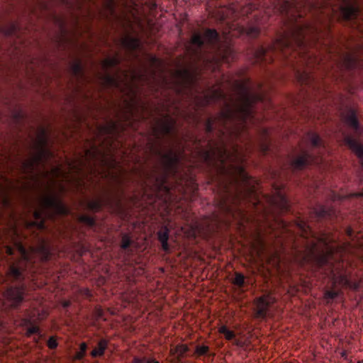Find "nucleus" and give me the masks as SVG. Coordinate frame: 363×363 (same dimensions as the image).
I'll use <instances>...</instances> for the list:
<instances>
[{"instance_id":"obj_18","label":"nucleus","mask_w":363,"mask_h":363,"mask_svg":"<svg viewBox=\"0 0 363 363\" xmlns=\"http://www.w3.org/2000/svg\"><path fill=\"white\" fill-rule=\"evenodd\" d=\"M158 153L160 155L166 169H170L174 168L179 161L178 155L172 150H169L166 153H162L160 151H158Z\"/></svg>"},{"instance_id":"obj_49","label":"nucleus","mask_w":363,"mask_h":363,"mask_svg":"<svg viewBox=\"0 0 363 363\" xmlns=\"http://www.w3.org/2000/svg\"><path fill=\"white\" fill-rule=\"evenodd\" d=\"M160 78H161V79H160L161 82H162V84H167V79H166V77H165L164 76H163V74H162V73H161Z\"/></svg>"},{"instance_id":"obj_40","label":"nucleus","mask_w":363,"mask_h":363,"mask_svg":"<svg viewBox=\"0 0 363 363\" xmlns=\"http://www.w3.org/2000/svg\"><path fill=\"white\" fill-rule=\"evenodd\" d=\"M349 284L347 286V288L354 290V291H358L362 284V280L359 281H352L349 279Z\"/></svg>"},{"instance_id":"obj_14","label":"nucleus","mask_w":363,"mask_h":363,"mask_svg":"<svg viewBox=\"0 0 363 363\" xmlns=\"http://www.w3.org/2000/svg\"><path fill=\"white\" fill-rule=\"evenodd\" d=\"M315 159L311 152L303 150L299 156L291 161V166L294 170H301L310 164L315 162Z\"/></svg>"},{"instance_id":"obj_55","label":"nucleus","mask_w":363,"mask_h":363,"mask_svg":"<svg viewBox=\"0 0 363 363\" xmlns=\"http://www.w3.org/2000/svg\"><path fill=\"white\" fill-rule=\"evenodd\" d=\"M69 306V302L68 301H66L65 303H64V307L67 308Z\"/></svg>"},{"instance_id":"obj_38","label":"nucleus","mask_w":363,"mask_h":363,"mask_svg":"<svg viewBox=\"0 0 363 363\" xmlns=\"http://www.w3.org/2000/svg\"><path fill=\"white\" fill-rule=\"evenodd\" d=\"M340 294V291L335 289L327 290L325 292L324 297L328 300H333L336 298Z\"/></svg>"},{"instance_id":"obj_36","label":"nucleus","mask_w":363,"mask_h":363,"mask_svg":"<svg viewBox=\"0 0 363 363\" xmlns=\"http://www.w3.org/2000/svg\"><path fill=\"white\" fill-rule=\"evenodd\" d=\"M245 32L250 38H257L260 33V30L257 26H250L245 28Z\"/></svg>"},{"instance_id":"obj_35","label":"nucleus","mask_w":363,"mask_h":363,"mask_svg":"<svg viewBox=\"0 0 363 363\" xmlns=\"http://www.w3.org/2000/svg\"><path fill=\"white\" fill-rule=\"evenodd\" d=\"M88 346L86 342H83L79 345L80 351L75 354V359L77 360H82L86 354Z\"/></svg>"},{"instance_id":"obj_22","label":"nucleus","mask_w":363,"mask_h":363,"mask_svg":"<svg viewBox=\"0 0 363 363\" xmlns=\"http://www.w3.org/2000/svg\"><path fill=\"white\" fill-rule=\"evenodd\" d=\"M296 225L301 236L304 239L308 240L310 238L315 236V233L311 229V227L306 221L302 220H298Z\"/></svg>"},{"instance_id":"obj_7","label":"nucleus","mask_w":363,"mask_h":363,"mask_svg":"<svg viewBox=\"0 0 363 363\" xmlns=\"http://www.w3.org/2000/svg\"><path fill=\"white\" fill-rule=\"evenodd\" d=\"M49 135L46 128L40 126L38 128L36 138L35 139L33 147L34 152L30 161L26 165L33 168L35 164H42L52 157V152L48 148Z\"/></svg>"},{"instance_id":"obj_53","label":"nucleus","mask_w":363,"mask_h":363,"mask_svg":"<svg viewBox=\"0 0 363 363\" xmlns=\"http://www.w3.org/2000/svg\"><path fill=\"white\" fill-rule=\"evenodd\" d=\"M347 234L350 237H352V229H348L347 230Z\"/></svg>"},{"instance_id":"obj_31","label":"nucleus","mask_w":363,"mask_h":363,"mask_svg":"<svg viewBox=\"0 0 363 363\" xmlns=\"http://www.w3.org/2000/svg\"><path fill=\"white\" fill-rule=\"evenodd\" d=\"M79 220L81 223L86 225L93 228L96 225L95 218L89 215L84 214L79 217Z\"/></svg>"},{"instance_id":"obj_43","label":"nucleus","mask_w":363,"mask_h":363,"mask_svg":"<svg viewBox=\"0 0 363 363\" xmlns=\"http://www.w3.org/2000/svg\"><path fill=\"white\" fill-rule=\"evenodd\" d=\"M150 62L152 66L156 67L157 69H161L162 67V62L155 56L151 55L150 57Z\"/></svg>"},{"instance_id":"obj_16","label":"nucleus","mask_w":363,"mask_h":363,"mask_svg":"<svg viewBox=\"0 0 363 363\" xmlns=\"http://www.w3.org/2000/svg\"><path fill=\"white\" fill-rule=\"evenodd\" d=\"M343 120L347 126L351 128L354 133L361 135L363 133V128L359 122L357 113L354 109H349L344 115Z\"/></svg>"},{"instance_id":"obj_41","label":"nucleus","mask_w":363,"mask_h":363,"mask_svg":"<svg viewBox=\"0 0 363 363\" xmlns=\"http://www.w3.org/2000/svg\"><path fill=\"white\" fill-rule=\"evenodd\" d=\"M47 345L50 350H55L58 346V342L56 336H51L49 337Z\"/></svg>"},{"instance_id":"obj_56","label":"nucleus","mask_w":363,"mask_h":363,"mask_svg":"<svg viewBox=\"0 0 363 363\" xmlns=\"http://www.w3.org/2000/svg\"><path fill=\"white\" fill-rule=\"evenodd\" d=\"M16 25H12V30L11 31L14 32L16 30Z\"/></svg>"},{"instance_id":"obj_34","label":"nucleus","mask_w":363,"mask_h":363,"mask_svg":"<svg viewBox=\"0 0 363 363\" xmlns=\"http://www.w3.org/2000/svg\"><path fill=\"white\" fill-rule=\"evenodd\" d=\"M26 336L29 337L33 335H40V329L39 326L35 325V323H33L31 325H30L28 328L26 329Z\"/></svg>"},{"instance_id":"obj_10","label":"nucleus","mask_w":363,"mask_h":363,"mask_svg":"<svg viewBox=\"0 0 363 363\" xmlns=\"http://www.w3.org/2000/svg\"><path fill=\"white\" fill-rule=\"evenodd\" d=\"M154 136L160 140L164 136H173L176 134V121L166 114L163 119L158 120L157 125L152 128Z\"/></svg>"},{"instance_id":"obj_39","label":"nucleus","mask_w":363,"mask_h":363,"mask_svg":"<svg viewBox=\"0 0 363 363\" xmlns=\"http://www.w3.org/2000/svg\"><path fill=\"white\" fill-rule=\"evenodd\" d=\"M169 232L168 228H165L164 230L158 232V240L160 242H167L169 240Z\"/></svg>"},{"instance_id":"obj_59","label":"nucleus","mask_w":363,"mask_h":363,"mask_svg":"<svg viewBox=\"0 0 363 363\" xmlns=\"http://www.w3.org/2000/svg\"><path fill=\"white\" fill-rule=\"evenodd\" d=\"M304 77H306H306L310 78V76H307V74H304V77H303V78H304Z\"/></svg>"},{"instance_id":"obj_5","label":"nucleus","mask_w":363,"mask_h":363,"mask_svg":"<svg viewBox=\"0 0 363 363\" xmlns=\"http://www.w3.org/2000/svg\"><path fill=\"white\" fill-rule=\"evenodd\" d=\"M190 41L197 50L206 46L223 60L228 61L230 58H233V50L221 40L216 29L206 28L203 35L199 31H194Z\"/></svg>"},{"instance_id":"obj_9","label":"nucleus","mask_w":363,"mask_h":363,"mask_svg":"<svg viewBox=\"0 0 363 363\" xmlns=\"http://www.w3.org/2000/svg\"><path fill=\"white\" fill-rule=\"evenodd\" d=\"M121 199L118 196L111 192H107L104 196L96 199L89 200L86 203V208L94 212L101 211L104 206L109 208H121Z\"/></svg>"},{"instance_id":"obj_58","label":"nucleus","mask_w":363,"mask_h":363,"mask_svg":"<svg viewBox=\"0 0 363 363\" xmlns=\"http://www.w3.org/2000/svg\"><path fill=\"white\" fill-rule=\"evenodd\" d=\"M267 148H268V147H267V145H264V146L263 147V149H264V151H266V150H267Z\"/></svg>"},{"instance_id":"obj_6","label":"nucleus","mask_w":363,"mask_h":363,"mask_svg":"<svg viewBox=\"0 0 363 363\" xmlns=\"http://www.w3.org/2000/svg\"><path fill=\"white\" fill-rule=\"evenodd\" d=\"M68 209L62 200L55 194L49 193L43 195L40 200V209L34 211V217L39 222L40 228L44 227L45 218L52 216H63Z\"/></svg>"},{"instance_id":"obj_27","label":"nucleus","mask_w":363,"mask_h":363,"mask_svg":"<svg viewBox=\"0 0 363 363\" xmlns=\"http://www.w3.org/2000/svg\"><path fill=\"white\" fill-rule=\"evenodd\" d=\"M72 74L79 79L84 78L83 67L80 61L76 60L71 65Z\"/></svg>"},{"instance_id":"obj_20","label":"nucleus","mask_w":363,"mask_h":363,"mask_svg":"<svg viewBox=\"0 0 363 363\" xmlns=\"http://www.w3.org/2000/svg\"><path fill=\"white\" fill-rule=\"evenodd\" d=\"M123 46L130 52H133L139 49L140 41L138 38L131 35H126L121 40Z\"/></svg>"},{"instance_id":"obj_25","label":"nucleus","mask_w":363,"mask_h":363,"mask_svg":"<svg viewBox=\"0 0 363 363\" xmlns=\"http://www.w3.org/2000/svg\"><path fill=\"white\" fill-rule=\"evenodd\" d=\"M133 240L129 234L123 233L121 237V248L125 251L128 255H131L133 253V250L130 248V246L133 245Z\"/></svg>"},{"instance_id":"obj_15","label":"nucleus","mask_w":363,"mask_h":363,"mask_svg":"<svg viewBox=\"0 0 363 363\" xmlns=\"http://www.w3.org/2000/svg\"><path fill=\"white\" fill-rule=\"evenodd\" d=\"M311 213L318 219L333 220L337 217V211L333 207L317 204L312 210Z\"/></svg>"},{"instance_id":"obj_60","label":"nucleus","mask_w":363,"mask_h":363,"mask_svg":"<svg viewBox=\"0 0 363 363\" xmlns=\"http://www.w3.org/2000/svg\"><path fill=\"white\" fill-rule=\"evenodd\" d=\"M357 363H363V360H359Z\"/></svg>"},{"instance_id":"obj_47","label":"nucleus","mask_w":363,"mask_h":363,"mask_svg":"<svg viewBox=\"0 0 363 363\" xmlns=\"http://www.w3.org/2000/svg\"><path fill=\"white\" fill-rule=\"evenodd\" d=\"M127 108L128 109V111L132 114V112L135 108L134 102H127Z\"/></svg>"},{"instance_id":"obj_54","label":"nucleus","mask_w":363,"mask_h":363,"mask_svg":"<svg viewBox=\"0 0 363 363\" xmlns=\"http://www.w3.org/2000/svg\"><path fill=\"white\" fill-rule=\"evenodd\" d=\"M54 171L56 174H60V169L59 168H55Z\"/></svg>"},{"instance_id":"obj_42","label":"nucleus","mask_w":363,"mask_h":363,"mask_svg":"<svg viewBox=\"0 0 363 363\" xmlns=\"http://www.w3.org/2000/svg\"><path fill=\"white\" fill-rule=\"evenodd\" d=\"M208 352H209V347L208 346L199 345L196 347V353L199 356L206 355L208 353Z\"/></svg>"},{"instance_id":"obj_48","label":"nucleus","mask_w":363,"mask_h":363,"mask_svg":"<svg viewBox=\"0 0 363 363\" xmlns=\"http://www.w3.org/2000/svg\"><path fill=\"white\" fill-rule=\"evenodd\" d=\"M6 252L8 255L12 256L14 254V249L11 247L7 246L6 249Z\"/></svg>"},{"instance_id":"obj_37","label":"nucleus","mask_w":363,"mask_h":363,"mask_svg":"<svg viewBox=\"0 0 363 363\" xmlns=\"http://www.w3.org/2000/svg\"><path fill=\"white\" fill-rule=\"evenodd\" d=\"M133 363H160V362L153 357H135Z\"/></svg>"},{"instance_id":"obj_2","label":"nucleus","mask_w":363,"mask_h":363,"mask_svg":"<svg viewBox=\"0 0 363 363\" xmlns=\"http://www.w3.org/2000/svg\"><path fill=\"white\" fill-rule=\"evenodd\" d=\"M15 245L19 253L20 259L9 264L6 277L2 279L5 282L9 281L4 293L5 298L13 309H18L24 301L26 294V286L23 283L26 270L24 265L34 263L32 257L34 253H38L43 261H48L51 257V252L49 247L44 243L37 248L30 247V250L26 249L19 242H16Z\"/></svg>"},{"instance_id":"obj_52","label":"nucleus","mask_w":363,"mask_h":363,"mask_svg":"<svg viewBox=\"0 0 363 363\" xmlns=\"http://www.w3.org/2000/svg\"><path fill=\"white\" fill-rule=\"evenodd\" d=\"M297 74L298 75V77H299L301 79L305 80V79H303L304 74H301L299 72H298Z\"/></svg>"},{"instance_id":"obj_32","label":"nucleus","mask_w":363,"mask_h":363,"mask_svg":"<svg viewBox=\"0 0 363 363\" xmlns=\"http://www.w3.org/2000/svg\"><path fill=\"white\" fill-rule=\"evenodd\" d=\"M233 284L238 286L239 289H242L245 284V276L240 272H235V277L233 280Z\"/></svg>"},{"instance_id":"obj_12","label":"nucleus","mask_w":363,"mask_h":363,"mask_svg":"<svg viewBox=\"0 0 363 363\" xmlns=\"http://www.w3.org/2000/svg\"><path fill=\"white\" fill-rule=\"evenodd\" d=\"M274 302V298L270 294L264 295L255 300V317L264 319L267 318L270 305Z\"/></svg>"},{"instance_id":"obj_13","label":"nucleus","mask_w":363,"mask_h":363,"mask_svg":"<svg viewBox=\"0 0 363 363\" xmlns=\"http://www.w3.org/2000/svg\"><path fill=\"white\" fill-rule=\"evenodd\" d=\"M342 66L349 71L363 72V61L355 53H347L342 57Z\"/></svg>"},{"instance_id":"obj_23","label":"nucleus","mask_w":363,"mask_h":363,"mask_svg":"<svg viewBox=\"0 0 363 363\" xmlns=\"http://www.w3.org/2000/svg\"><path fill=\"white\" fill-rule=\"evenodd\" d=\"M342 14L347 21H350L357 18L358 15V9L352 5H347L342 7Z\"/></svg>"},{"instance_id":"obj_17","label":"nucleus","mask_w":363,"mask_h":363,"mask_svg":"<svg viewBox=\"0 0 363 363\" xmlns=\"http://www.w3.org/2000/svg\"><path fill=\"white\" fill-rule=\"evenodd\" d=\"M344 142L356 154L363 166V145L350 135H345L344 136Z\"/></svg>"},{"instance_id":"obj_29","label":"nucleus","mask_w":363,"mask_h":363,"mask_svg":"<svg viewBox=\"0 0 363 363\" xmlns=\"http://www.w3.org/2000/svg\"><path fill=\"white\" fill-rule=\"evenodd\" d=\"M121 62V57L116 55L115 56L108 57L103 62V67L106 69L116 67L118 66Z\"/></svg>"},{"instance_id":"obj_28","label":"nucleus","mask_w":363,"mask_h":363,"mask_svg":"<svg viewBox=\"0 0 363 363\" xmlns=\"http://www.w3.org/2000/svg\"><path fill=\"white\" fill-rule=\"evenodd\" d=\"M331 276L332 279L333 281V285L334 286L338 284L339 285H341L342 286L347 287V286L349 284V278L346 274H340L338 275L335 274L333 270H331Z\"/></svg>"},{"instance_id":"obj_57","label":"nucleus","mask_w":363,"mask_h":363,"mask_svg":"<svg viewBox=\"0 0 363 363\" xmlns=\"http://www.w3.org/2000/svg\"><path fill=\"white\" fill-rule=\"evenodd\" d=\"M223 134H224V131L223 130H219L220 136L223 135Z\"/></svg>"},{"instance_id":"obj_26","label":"nucleus","mask_w":363,"mask_h":363,"mask_svg":"<svg viewBox=\"0 0 363 363\" xmlns=\"http://www.w3.org/2000/svg\"><path fill=\"white\" fill-rule=\"evenodd\" d=\"M308 139L314 148L325 147L324 142L321 138L315 133L310 132L308 133Z\"/></svg>"},{"instance_id":"obj_51","label":"nucleus","mask_w":363,"mask_h":363,"mask_svg":"<svg viewBox=\"0 0 363 363\" xmlns=\"http://www.w3.org/2000/svg\"><path fill=\"white\" fill-rule=\"evenodd\" d=\"M85 296L87 297H90L91 296V293L89 289L85 290Z\"/></svg>"},{"instance_id":"obj_46","label":"nucleus","mask_w":363,"mask_h":363,"mask_svg":"<svg viewBox=\"0 0 363 363\" xmlns=\"http://www.w3.org/2000/svg\"><path fill=\"white\" fill-rule=\"evenodd\" d=\"M160 243H161V245H162V250L164 252H165L166 253H169L170 252V246L169 245L168 241L162 242H160Z\"/></svg>"},{"instance_id":"obj_1","label":"nucleus","mask_w":363,"mask_h":363,"mask_svg":"<svg viewBox=\"0 0 363 363\" xmlns=\"http://www.w3.org/2000/svg\"><path fill=\"white\" fill-rule=\"evenodd\" d=\"M258 91H254V86L249 79L235 81L233 84L235 96L227 95L222 89H217L207 94V103L222 101L223 107L217 116L208 117L204 123V130L208 135L213 133L214 125L227 129V123L238 119L246 125L254 118V104L264 99L262 84L256 85Z\"/></svg>"},{"instance_id":"obj_24","label":"nucleus","mask_w":363,"mask_h":363,"mask_svg":"<svg viewBox=\"0 0 363 363\" xmlns=\"http://www.w3.org/2000/svg\"><path fill=\"white\" fill-rule=\"evenodd\" d=\"M277 200L273 201L274 205L283 211H289L290 209V203L286 196L281 192L277 193Z\"/></svg>"},{"instance_id":"obj_44","label":"nucleus","mask_w":363,"mask_h":363,"mask_svg":"<svg viewBox=\"0 0 363 363\" xmlns=\"http://www.w3.org/2000/svg\"><path fill=\"white\" fill-rule=\"evenodd\" d=\"M33 323H34L32 320L29 318H23L21 320V325L25 329H26L27 328H28L30 325H31Z\"/></svg>"},{"instance_id":"obj_50","label":"nucleus","mask_w":363,"mask_h":363,"mask_svg":"<svg viewBox=\"0 0 363 363\" xmlns=\"http://www.w3.org/2000/svg\"><path fill=\"white\" fill-rule=\"evenodd\" d=\"M150 74H151V77H152V79L154 81H155L156 80V71L155 70H152Z\"/></svg>"},{"instance_id":"obj_19","label":"nucleus","mask_w":363,"mask_h":363,"mask_svg":"<svg viewBox=\"0 0 363 363\" xmlns=\"http://www.w3.org/2000/svg\"><path fill=\"white\" fill-rule=\"evenodd\" d=\"M53 18L55 21L58 24L59 26V30H60V43H71V39H69V31L66 28V22L65 20L63 18L56 16L53 15Z\"/></svg>"},{"instance_id":"obj_33","label":"nucleus","mask_w":363,"mask_h":363,"mask_svg":"<svg viewBox=\"0 0 363 363\" xmlns=\"http://www.w3.org/2000/svg\"><path fill=\"white\" fill-rule=\"evenodd\" d=\"M219 333L223 334L228 340H234L235 337V333L230 330L225 325H223L219 328Z\"/></svg>"},{"instance_id":"obj_4","label":"nucleus","mask_w":363,"mask_h":363,"mask_svg":"<svg viewBox=\"0 0 363 363\" xmlns=\"http://www.w3.org/2000/svg\"><path fill=\"white\" fill-rule=\"evenodd\" d=\"M205 160L208 163L219 162L218 171L221 174L229 177L230 183L243 185L248 191H253L250 187V177L242 164H235L234 160H240V153L236 148L228 150L224 141L212 140L208 143V150L205 151Z\"/></svg>"},{"instance_id":"obj_30","label":"nucleus","mask_w":363,"mask_h":363,"mask_svg":"<svg viewBox=\"0 0 363 363\" xmlns=\"http://www.w3.org/2000/svg\"><path fill=\"white\" fill-rule=\"evenodd\" d=\"M189 351V347L186 345H177L174 350H172L171 352L172 354L177 353L178 354L177 360L180 362L182 358L184 357L185 354Z\"/></svg>"},{"instance_id":"obj_21","label":"nucleus","mask_w":363,"mask_h":363,"mask_svg":"<svg viewBox=\"0 0 363 363\" xmlns=\"http://www.w3.org/2000/svg\"><path fill=\"white\" fill-rule=\"evenodd\" d=\"M108 341L104 338L97 342L96 346L91 350L90 355L92 358L101 357L108 348Z\"/></svg>"},{"instance_id":"obj_8","label":"nucleus","mask_w":363,"mask_h":363,"mask_svg":"<svg viewBox=\"0 0 363 363\" xmlns=\"http://www.w3.org/2000/svg\"><path fill=\"white\" fill-rule=\"evenodd\" d=\"M297 252L302 253L300 251ZM303 262H308L313 260L316 262L319 267L322 268L325 266L332 267L331 264L328 260V255L323 251L318 252L317 244L315 241H312L311 243H307L305 252L301 255Z\"/></svg>"},{"instance_id":"obj_11","label":"nucleus","mask_w":363,"mask_h":363,"mask_svg":"<svg viewBox=\"0 0 363 363\" xmlns=\"http://www.w3.org/2000/svg\"><path fill=\"white\" fill-rule=\"evenodd\" d=\"M127 78V72L125 71H122L120 68L118 69L116 74L106 72L102 76L103 83L106 87L116 89L121 91L123 89V86H128L126 82Z\"/></svg>"},{"instance_id":"obj_45","label":"nucleus","mask_w":363,"mask_h":363,"mask_svg":"<svg viewBox=\"0 0 363 363\" xmlns=\"http://www.w3.org/2000/svg\"><path fill=\"white\" fill-rule=\"evenodd\" d=\"M37 3L38 4L39 7L44 11H48L49 9V5L47 2L44 1L38 0Z\"/></svg>"},{"instance_id":"obj_3","label":"nucleus","mask_w":363,"mask_h":363,"mask_svg":"<svg viewBox=\"0 0 363 363\" xmlns=\"http://www.w3.org/2000/svg\"><path fill=\"white\" fill-rule=\"evenodd\" d=\"M306 49L303 28L294 24L284 31L268 47L259 45L252 50L253 63L266 65L272 63L275 55L291 61V55H299Z\"/></svg>"}]
</instances>
